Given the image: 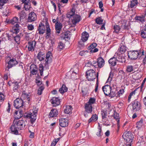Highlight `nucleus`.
<instances>
[{"label": "nucleus", "mask_w": 146, "mask_h": 146, "mask_svg": "<svg viewBox=\"0 0 146 146\" xmlns=\"http://www.w3.org/2000/svg\"><path fill=\"white\" fill-rule=\"evenodd\" d=\"M123 138L126 142V146H131V143L133 141V135L129 132H125L122 135Z\"/></svg>", "instance_id": "1"}, {"label": "nucleus", "mask_w": 146, "mask_h": 146, "mask_svg": "<svg viewBox=\"0 0 146 146\" xmlns=\"http://www.w3.org/2000/svg\"><path fill=\"white\" fill-rule=\"evenodd\" d=\"M38 108L35 107H33V112L28 113L26 117H29L31 119V122L33 123L35 121L36 119V116L37 113Z\"/></svg>", "instance_id": "2"}, {"label": "nucleus", "mask_w": 146, "mask_h": 146, "mask_svg": "<svg viewBox=\"0 0 146 146\" xmlns=\"http://www.w3.org/2000/svg\"><path fill=\"white\" fill-rule=\"evenodd\" d=\"M86 76L87 80L91 81L94 80L96 77V73L93 69L89 70L86 71ZM97 77H98V75Z\"/></svg>", "instance_id": "3"}, {"label": "nucleus", "mask_w": 146, "mask_h": 146, "mask_svg": "<svg viewBox=\"0 0 146 146\" xmlns=\"http://www.w3.org/2000/svg\"><path fill=\"white\" fill-rule=\"evenodd\" d=\"M140 51L134 50L129 51L128 55V57L131 60H135L138 57H140L139 53Z\"/></svg>", "instance_id": "4"}, {"label": "nucleus", "mask_w": 146, "mask_h": 146, "mask_svg": "<svg viewBox=\"0 0 146 146\" xmlns=\"http://www.w3.org/2000/svg\"><path fill=\"white\" fill-rule=\"evenodd\" d=\"M89 36L88 34L85 31L82 33L81 39L80 41L79 42V46L80 47L84 46V43L88 40Z\"/></svg>", "instance_id": "5"}, {"label": "nucleus", "mask_w": 146, "mask_h": 146, "mask_svg": "<svg viewBox=\"0 0 146 146\" xmlns=\"http://www.w3.org/2000/svg\"><path fill=\"white\" fill-rule=\"evenodd\" d=\"M69 20L71 24L73 25V27H75L76 24L80 21V16L78 15H75L71 17Z\"/></svg>", "instance_id": "6"}, {"label": "nucleus", "mask_w": 146, "mask_h": 146, "mask_svg": "<svg viewBox=\"0 0 146 146\" xmlns=\"http://www.w3.org/2000/svg\"><path fill=\"white\" fill-rule=\"evenodd\" d=\"M102 90L104 94L106 96L110 95V96H114V95L112 94V92L111 93V88L110 86L106 85L102 87Z\"/></svg>", "instance_id": "7"}, {"label": "nucleus", "mask_w": 146, "mask_h": 146, "mask_svg": "<svg viewBox=\"0 0 146 146\" xmlns=\"http://www.w3.org/2000/svg\"><path fill=\"white\" fill-rule=\"evenodd\" d=\"M14 106L16 109H18L23 106V101L21 99L17 98L14 101Z\"/></svg>", "instance_id": "8"}, {"label": "nucleus", "mask_w": 146, "mask_h": 146, "mask_svg": "<svg viewBox=\"0 0 146 146\" xmlns=\"http://www.w3.org/2000/svg\"><path fill=\"white\" fill-rule=\"evenodd\" d=\"M132 110L134 111L139 110L141 109V104L137 100H135L132 102Z\"/></svg>", "instance_id": "9"}, {"label": "nucleus", "mask_w": 146, "mask_h": 146, "mask_svg": "<svg viewBox=\"0 0 146 146\" xmlns=\"http://www.w3.org/2000/svg\"><path fill=\"white\" fill-rule=\"evenodd\" d=\"M52 53L50 52H48L46 54L45 60V66H46L52 62Z\"/></svg>", "instance_id": "10"}, {"label": "nucleus", "mask_w": 146, "mask_h": 146, "mask_svg": "<svg viewBox=\"0 0 146 146\" xmlns=\"http://www.w3.org/2000/svg\"><path fill=\"white\" fill-rule=\"evenodd\" d=\"M127 48L126 46L125 42L123 41L120 44L118 52L122 54L125 52L127 51Z\"/></svg>", "instance_id": "11"}, {"label": "nucleus", "mask_w": 146, "mask_h": 146, "mask_svg": "<svg viewBox=\"0 0 146 146\" xmlns=\"http://www.w3.org/2000/svg\"><path fill=\"white\" fill-rule=\"evenodd\" d=\"M17 64V62L15 59H11L8 63V65L7 68L5 69L6 70L9 71V69L15 66Z\"/></svg>", "instance_id": "12"}, {"label": "nucleus", "mask_w": 146, "mask_h": 146, "mask_svg": "<svg viewBox=\"0 0 146 146\" xmlns=\"http://www.w3.org/2000/svg\"><path fill=\"white\" fill-rule=\"evenodd\" d=\"M14 124H15L18 127L19 129H23L25 126V123L24 121L23 120H19L18 121H14Z\"/></svg>", "instance_id": "13"}, {"label": "nucleus", "mask_w": 146, "mask_h": 146, "mask_svg": "<svg viewBox=\"0 0 146 146\" xmlns=\"http://www.w3.org/2000/svg\"><path fill=\"white\" fill-rule=\"evenodd\" d=\"M51 101L53 106L54 107H56L59 105L60 102V100L58 97H53Z\"/></svg>", "instance_id": "14"}, {"label": "nucleus", "mask_w": 146, "mask_h": 146, "mask_svg": "<svg viewBox=\"0 0 146 146\" xmlns=\"http://www.w3.org/2000/svg\"><path fill=\"white\" fill-rule=\"evenodd\" d=\"M36 19V15L34 12H31L29 14L28 18L29 22H32L34 21Z\"/></svg>", "instance_id": "15"}, {"label": "nucleus", "mask_w": 146, "mask_h": 146, "mask_svg": "<svg viewBox=\"0 0 146 146\" xmlns=\"http://www.w3.org/2000/svg\"><path fill=\"white\" fill-rule=\"evenodd\" d=\"M38 68L34 64H32L30 66V73L33 75H36L37 72Z\"/></svg>", "instance_id": "16"}, {"label": "nucleus", "mask_w": 146, "mask_h": 146, "mask_svg": "<svg viewBox=\"0 0 146 146\" xmlns=\"http://www.w3.org/2000/svg\"><path fill=\"white\" fill-rule=\"evenodd\" d=\"M28 50L29 51H33L36 44V42L35 41L30 40L28 42Z\"/></svg>", "instance_id": "17"}, {"label": "nucleus", "mask_w": 146, "mask_h": 146, "mask_svg": "<svg viewBox=\"0 0 146 146\" xmlns=\"http://www.w3.org/2000/svg\"><path fill=\"white\" fill-rule=\"evenodd\" d=\"M62 25L60 22L57 21L55 24L56 32L59 34L62 28Z\"/></svg>", "instance_id": "18"}, {"label": "nucleus", "mask_w": 146, "mask_h": 146, "mask_svg": "<svg viewBox=\"0 0 146 146\" xmlns=\"http://www.w3.org/2000/svg\"><path fill=\"white\" fill-rule=\"evenodd\" d=\"M60 125L62 127H65L68 125V120L65 118H61L59 120Z\"/></svg>", "instance_id": "19"}, {"label": "nucleus", "mask_w": 146, "mask_h": 146, "mask_svg": "<svg viewBox=\"0 0 146 146\" xmlns=\"http://www.w3.org/2000/svg\"><path fill=\"white\" fill-rule=\"evenodd\" d=\"M18 127L15 124H14L11 125V127L10 129L12 133L15 135H17L18 134Z\"/></svg>", "instance_id": "20"}, {"label": "nucleus", "mask_w": 146, "mask_h": 146, "mask_svg": "<svg viewBox=\"0 0 146 146\" xmlns=\"http://www.w3.org/2000/svg\"><path fill=\"white\" fill-rule=\"evenodd\" d=\"M38 33L40 34H42L44 33L45 31V27L44 25L41 23L38 27Z\"/></svg>", "instance_id": "21"}, {"label": "nucleus", "mask_w": 146, "mask_h": 146, "mask_svg": "<svg viewBox=\"0 0 146 146\" xmlns=\"http://www.w3.org/2000/svg\"><path fill=\"white\" fill-rule=\"evenodd\" d=\"M98 63V67L101 68L103 67L105 64V61L104 59L101 57H100L97 59Z\"/></svg>", "instance_id": "22"}, {"label": "nucleus", "mask_w": 146, "mask_h": 146, "mask_svg": "<svg viewBox=\"0 0 146 146\" xmlns=\"http://www.w3.org/2000/svg\"><path fill=\"white\" fill-rule=\"evenodd\" d=\"M58 111L56 109H52L51 110L49 115V117H56L58 114Z\"/></svg>", "instance_id": "23"}, {"label": "nucleus", "mask_w": 146, "mask_h": 146, "mask_svg": "<svg viewBox=\"0 0 146 146\" xmlns=\"http://www.w3.org/2000/svg\"><path fill=\"white\" fill-rule=\"evenodd\" d=\"M85 110L88 113H91L92 111V105L86 103L85 104Z\"/></svg>", "instance_id": "24"}, {"label": "nucleus", "mask_w": 146, "mask_h": 146, "mask_svg": "<svg viewBox=\"0 0 146 146\" xmlns=\"http://www.w3.org/2000/svg\"><path fill=\"white\" fill-rule=\"evenodd\" d=\"M74 70L72 73L71 74V77L73 79H77V76L78 75V70L77 68H74Z\"/></svg>", "instance_id": "25"}, {"label": "nucleus", "mask_w": 146, "mask_h": 146, "mask_svg": "<svg viewBox=\"0 0 146 146\" xmlns=\"http://www.w3.org/2000/svg\"><path fill=\"white\" fill-rule=\"evenodd\" d=\"M37 58L40 61L43 60L45 58V54L41 52H40L38 53Z\"/></svg>", "instance_id": "26"}, {"label": "nucleus", "mask_w": 146, "mask_h": 146, "mask_svg": "<svg viewBox=\"0 0 146 146\" xmlns=\"http://www.w3.org/2000/svg\"><path fill=\"white\" fill-rule=\"evenodd\" d=\"M120 27L122 31L126 30H127L129 29V25L128 24H127V22H123L122 23Z\"/></svg>", "instance_id": "27"}, {"label": "nucleus", "mask_w": 146, "mask_h": 146, "mask_svg": "<svg viewBox=\"0 0 146 146\" xmlns=\"http://www.w3.org/2000/svg\"><path fill=\"white\" fill-rule=\"evenodd\" d=\"M70 35L69 32H66L62 33L61 37L63 39L66 40H67V39H70Z\"/></svg>", "instance_id": "28"}, {"label": "nucleus", "mask_w": 146, "mask_h": 146, "mask_svg": "<svg viewBox=\"0 0 146 146\" xmlns=\"http://www.w3.org/2000/svg\"><path fill=\"white\" fill-rule=\"evenodd\" d=\"M134 71V68L133 66L131 65H128L126 66L125 71L127 73H131Z\"/></svg>", "instance_id": "29"}, {"label": "nucleus", "mask_w": 146, "mask_h": 146, "mask_svg": "<svg viewBox=\"0 0 146 146\" xmlns=\"http://www.w3.org/2000/svg\"><path fill=\"white\" fill-rule=\"evenodd\" d=\"M24 7L25 10L27 11L31 8L30 1V0H28L27 1L24 3Z\"/></svg>", "instance_id": "30"}, {"label": "nucleus", "mask_w": 146, "mask_h": 146, "mask_svg": "<svg viewBox=\"0 0 146 146\" xmlns=\"http://www.w3.org/2000/svg\"><path fill=\"white\" fill-rule=\"evenodd\" d=\"M113 117L114 118L117 120V126L118 128H119V115L118 113H117L115 111L113 113Z\"/></svg>", "instance_id": "31"}, {"label": "nucleus", "mask_w": 146, "mask_h": 146, "mask_svg": "<svg viewBox=\"0 0 146 146\" xmlns=\"http://www.w3.org/2000/svg\"><path fill=\"white\" fill-rule=\"evenodd\" d=\"M117 61L116 58L114 57L110 58L109 60V62L111 66H114L116 65Z\"/></svg>", "instance_id": "32"}, {"label": "nucleus", "mask_w": 146, "mask_h": 146, "mask_svg": "<svg viewBox=\"0 0 146 146\" xmlns=\"http://www.w3.org/2000/svg\"><path fill=\"white\" fill-rule=\"evenodd\" d=\"M68 90V88L64 84H63L62 87L59 89V91L61 94H63Z\"/></svg>", "instance_id": "33"}, {"label": "nucleus", "mask_w": 146, "mask_h": 146, "mask_svg": "<svg viewBox=\"0 0 146 146\" xmlns=\"http://www.w3.org/2000/svg\"><path fill=\"white\" fill-rule=\"evenodd\" d=\"M98 117L96 114L93 115L91 117L88 121V123H90L92 122L98 120Z\"/></svg>", "instance_id": "34"}, {"label": "nucleus", "mask_w": 146, "mask_h": 146, "mask_svg": "<svg viewBox=\"0 0 146 146\" xmlns=\"http://www.w3.org/2000/svg\"><path fill=\"white\" fill-rule=\"evenodd\" d=\"M138 4L137 0H131L130 1V7L131 8L136 7Z\"/></svg>", "instance_id": "35"}, {"label": "nucleus", "mask_w": 146, "mask_h": 146, "mask_svg": "<svg viewBox=\"0 0 146 146\" xmlns=\"http://www.w3.org/2000/svg\"><path fill=\"white\" fill-rule=\"evenodd\" d=\"M19 25L18 24H16L14 26L13 28V33H17L19 32Z\"/></svg>", "instance_id": "36"}, {"label": "nucleus", "mask_w": 146, "mask_h": 146, "mask_svg": "<svg viewBox=\"0 0 146 146\" xmlns=\"http://www.w3.org/2000/svg\"><path fill=\"white\" fill-rule=\"evenodd\" d=\"M72 107L71 106H67L64 110V112L65 113L69 114L71 112Z\"/></svg>", "instance_id": "37"}, {"label": "nucleus", "mask_w": 146, "mask_h": 146, "mask_svg": "<svg viewBox=\"0 0 146 146\" xmlns=\"http://www.w3.org/2000/svg\"><path fill=\"white\" fill-rule=\"evenodd\" d=\"M9 22L12 24H14L15 23L18 24L19 23L18 18L16 17L13 18L10 20Z\"/></svg>", "instance_id": "38"}, {"label": "nucleus", "mask_w": 146, "mask_h": 146, "mask_svg": "<svg viewBox=\"0 0 146 146\" xmlns=\"http://www.w3.org/2000/svg\"><path fill=\"white\" fill-rule=\"evenodd\" d=\"M21 97L23 99L27 100L28 103H29L30 101V98L29 95L23 93L22 94Z\"/></svg>", "instance_id": "39"}, {"label": "nucleus", "mask_w": 146, "mask_h": 146, "mask_svg": "<svg viewBox=\"0 0 146 146\" xmlns=\"http://www.w3.org/2000/svg\"><path fill=\"white\" fill-rule=\"evenodd\" d=\"M113 28L114 30L113 33H118L120 31H121L120 27L118 25H114Z\"/></svg>", "instance_id": "40"}, {"label": "nucleus", "mask_w": 146, "mask_h": 146, "mask_svg": "<svg viewBox=\"0 0 146 146\" xmlns=\"http://www.w3.org/2000/svg\"><path fill=\"white\" fill-rule=\"evenodd\" d=\"M75 9H74L72 8L71 10L67 14V17L71 18V17H72V16L75 15Z\"/></svg>", "instance_id": "41"}, {"label": "nucleus", "mask_w": 146, "mask_h": 146, "mask_svg": "<svg viewBox=\"0 0 146 146\" xmlns=\"http://www.w3.org/2000/svg\"><path fill=\"white\" fill-rule=\"evenodd\" d=\"M115 54H117V57L116 58V59H116L117 61L122 63L123 62L122 60L121 54H119V53L117 52H116Z\"/></svg>", "instance_id": "42"}, {"label": "nucleus", "mask_w": 146, "mask_h": 146, "mask_svg": "<svg viewBox=\"0 0 146 146\" xmlns=\"http://www.w3.org/2000/svg\"><path fill=\"white\" fill-rule=\"evenodd\" d=\"M13 90L14 91H15L17 90L19 88V83L17 82H16L13 83Z\"/></svg>", "instance_id": "43"}, {"label": "nucleus", "mask_w": 146, "mask_h": 146, "mask_svg": "<svg viewBox=\"0 0 146 146\" xmlns=\"http://www.w3.org/2000/svg\"><path fill=\"white\" fill-rule=\"evenodd\" d=\"M95 21L96 22L97 24L100 25L102 23L103 20L102 19L101 17H99L96 18Z\"/></svg>", "instance_id": "44"}, {"label": "nucleus", "mask_w": 146, "mask_h": 146, "mask_svg": "<svg viewBox=\"0 0 146 146\" xmlns=\"http://www.w3.org/2000/svg\"><path fill=\"white\" fill-rule=\"evenodd\" d=\"M65 46V44L62 42H60L58 44V49H59L60 51H61L62 49Z\"/></svg>", "instance_id": "45"}, {"label": "nucleus", "mask_w": 146, "mask_h": 146, "mask_svg": "<svg viewBox=\"0 0 146 146\" xmlns=\"http://www.w3.org/2000/svg\"><path fill=\"white\" fill-rule=\"evenodd\" d=\"M19 15L20 18V20L21 19H23L26 16V14L25 12L24 11H22L20 13H19Z\"/></svg>", "instance_id": "46"}, {"label": "nucleus", "mask_w": 146, "mask_h": 146, "mask_svg": "<svg viewBox=\"0 0 146 146\" xmlns=\"http://www.w3.org/2000/svg\"><path fill=\"white\" fill-rule=\"evenodd\" d=\"M44 89V87L43 86H41L40 87L38 90L37 94L38 95H41L42 93V92L43 90Z\"/></svg>", "instance_id": "47"}, {"label": "nucleus", "mask_w": 146, "mask_h": 146, "mask_svg": "<svg viewBox=\"0 0 146 146\" xmlns=\"http://www.w3.org/2000/svg\"><path fill=\"white\" fill-rule=\"evenodd\" d=\"M39 70L40 71V73L41 76H42L43 74V71H44V67L42 64H40L39 65Z\"/></svg>", "instance_id": "48"}, {"label": "nucleus", "mask_w": 146, "mask_h": 146, "mask_svg": "<svg viewBox=\"0 0 146 146\" xmlns=\"http://www.w3.org/2000/svg\"><path fill=\"white\" fill-rule=\"evenodd\" d=\"M136 19L141 22L143 23L145 21L144 17L143 16H138L136 17Z\"/></svg>", "instance_id": "49"}, {"label": "nucleus", "mask_w": 146, "mask_h": 146, "mask_svg": "<svg viewBox=\"0 0 146 146\" xmlns=\"http://www.w3.org/2000/svg\"><path fill=\"white\" fill-rule=\"evenodd\" d=\"M14 40L18 44H19L20 42V37L19 35H18L14 37Z\"/></svg>", "instance_id": "50"}, {"label": "nucleus", "mask_w": 146, "mask_h": 146, "mask_svg": "<svg viewBox=\"0 0 146 146\" xmlns=\"http://www.w3.org/2000/svg\"><path fill=\"white\" fill-rule=\"evenodd\" d=\"M95 98H91L90 99L88 102L87 103L92 105L93 104H94L95 103Z\"/></svg>", "instance_id": "51"}, {"label": "nucleus", "mask_w": 146, "mask_h": 146, "mask_svg": "<svg viewBox=\"0 0 146 146\" xmlns=\"http://www.w3.org/2000/svg\"><path fill=\"white\" fill-rule=\"evenodd\" d=\"M8 0H0V9H1L4 4L7 2Z\"/></svg>", "instance_id": "52"}, {"label": "nucleus", "mask_w": 146, "mask_h": 146, "mask_svg": "<svg viewBox=\"0 0 146 146\" xmlns=\"http://www.w3.org/2000/svg\"><path fill=\"white\" fill-rule=\"evenodd\" d=\"M97 46V44L96 43H93L88 47V49L91 50L93 49Z\"/></svg>", "instance_id": "53"}, {"label": "nucleus", "mask_w": 146, "mask_h": 146, "mask_svg": "<svg viewBox=\"0 0 146 146\" xmlns=\"http://www.w3.org/2000/svg\"><path fill=\"white\" fill-rule=\"evenodd\" d=\"M143 123V120H140V121L138 122L136 124V125H137L136 126L138 128H140L142 126Z\"/></svg>", "instance_id": "54"}, {"label": "nucleus", "mask_w": 146, "mask_h": 146, "mask_svg": "<svg viewBox=\"0 0 146 146\" xmlns=\"http://www.w3.org/2000/svg\"><path fill=\"white\" fill-rule=\"evenodd\" d=\"M88 52L87 50H82L79 52V54L81 56H85L87 55Z\"/></svg>", "instance_id": "55"}, {"label": "nucleus", "mask_w": 146, "mask_h": 146, "mask_svg": "<svg viewBox=\"0 0 146 146\" xmlns=\"http://www.w3.org/2000/svg\"><path fill=\"white\" fill-rule=\"evenodd\" d=\"M141 36L143 38H146V30H145L141 33Z\"/></svg>", "instance_id": "56"}, {"label": "nucleus", "mask_w": 146, "mask_h": 146, "mask_svg": "<svg viewBox=\"0 0 146 146\" xmlns=\"http://www.w3.org/2000/svg\"><path fill=\"white\" fill-rule=\"evenodd\" d=\"M92 66L95 68H97L98 67V63L97 61H93L92 62Z\"/></svg>", "instance_id": "57"}, {"label": "nucleus", "mask_w": 146, "mask_h": 146, "mask_svg": "<svg viewBox=\"0 0 146 146\" xmlns=\"http://www.w3.org/2000/svg\"><path fill=\"white\" fill-rule=\"evenodd\" d=\"M113 77V74H111V73L110 74L107 80V82H110L112 80Z\"/></svg>", "instance_id": "58"}, {"label": "nucleus", "mask_w": 146, "mask_h": 146, "mask_svg": "<svg viewBox=\"0 0 146 146\" xmlns=\"http://www.w3.org/2000/svg\"><path fill=\"white\" fill-rule=\"evenodd\" d=\"M136 90H134V91L131 92L129 94L128 96V100H130L131 97L133 95H134L135 94V92Z\"/></svg>", "instance_id": "59"}, {"label": "nucleus", "mask_w": 146, "mask_h": 146, "mask_svg": "<svg viewBox=\"0 0 146 146\" xmlns=\"http://www.w3.org/2000/svg\"><path fill=\"white\" fill-rule=\"evenodd\" d=\"M4 98L5 96L4 95L0 92V101L1 102L4 100Z\"/></svg>", "instance_id": "60"}, {"label": "nucleus", "mask_w": 146, "mask_h": 146, "mask_svg": "<svg viewBox=\"0 0 146 146\" xmlns=\"http://www.w3.org/2000/svg\"><path fill=\"white\" fill-rule=\"evenodd\" d=\"M101 115L102 119H104L106 117L107 114L104 111H102Z\"/></svg>", "instance_id": "61"}, {"label": "nucleus", "mask_w": 146, "mask_h": 146, "mask_svg": "<svg viewBox=\"0 0 146 146\" xmlns=\"http://www.w3.org/2000/svg\"><path fill=\"white\" fill-rule=\"evenodd\" d=\"M46 33H50V29L49 27V26L48 24H46Z\"/></svg>", "instance_id": "62"}, {"label": "nucleus", "mask_w": 146, "mask_h": 146, "mask_svg": "<svg viewBox=\"0 0 146 146\" xmlns=\"http://www.w3.org/2000/svg\"><path fill=\"white\" fill-rule=\"evenodd\" d=\"M27 28L30 30H32L34 29V26L32 25H29L27 26Z\"/></svg>", "instance_id": "63"}, {"label": "nucleus", "mask_w": 146, "mask_h": 146, "mask_svg": "<svg viewBox=\"0 0 146 146\" xmlns=\"http://www.w3.org/2000/svg\"><path fill=\"white\" fill-rule=\"evenodd\" d=\"M92 63L90 61H88V62L86 63V66H87L90 67L91 66H92Z\"/></svg>", "instance_id": "64"}]
</instances>
